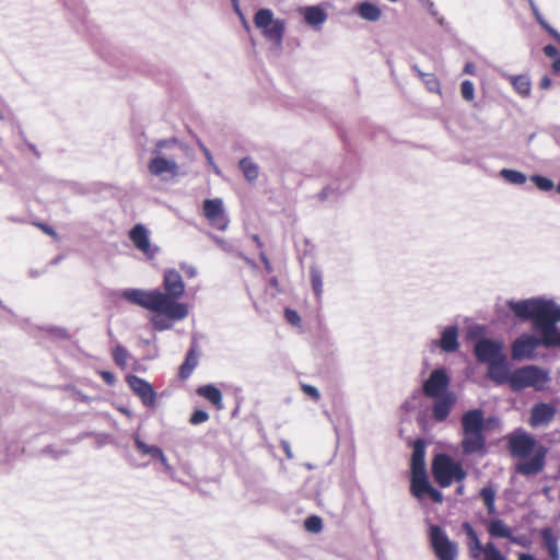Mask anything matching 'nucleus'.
<instances>
[{"label":"nucleus","instance_id":"nucleus-32","mask_svg":"<svg viewBox=\"0 0 560 560\" xmlns=\"http://www.w3.org/2000/svg\"><path fill=\"white\" fill-rule=\"evenodd\" d=\"M510 82L515 91L522 96H528L530 93V80L525 74L510 75Z\"/></svg>","mask_w":560,"mask_h":560},{"label":"nucleus","instance_id":"nucleus-24","mask_svg":"<svg viewBox=\"0 0 560 560\" xmlns=\"http://www.w3.org/2000/svg\"><path fill=\"white\" fill-rule=\"evenodd\" d=\"M463 529L469 539L468 546H469L470 556L474 559H477L480 556V553L483 552L485 545L482 546L476 530L469 523H467V522L464 523Z\"/></svg>","mask_w":560,"mask_h":560},{"label":"nucleus","instance_id":"nucleus-22","mask_svg":"<svg viewBox=\"0 0 560 560\" xmlns=\"http://www.w3.org/2000/svg\"><path fill=\"white\" fill-rule=\"evenodd\" d=\"M196 392L199 396H201L205 399H207L208 401H210L218 409L223 408L222 393L217 386H214L212 384L202 385V386H199Z\"/></svg>","mask_w":560,"mask_h":560},{"label":"nucleus","instance_id":"nucleus-55","mask_svg":"<svg viewBox=\"0 0 560 560\" xmlns=\"http://www.w3.org/2000/svg\"><path fill=\"white\" fill-rule=\"evenodd\" d=\"M259 258H260V260L262 261V264H264V266H265L266 271H267V272H272V266H271V264H270V261H269V259H268L267 255H266L264 252H261V253L259 254Z\"/></svg>","mask_w":560,"mask_h":560},{"label":"nucleus","instance_id":"nucleus-9","mask_svg":"<svg viewBox=\"0 0 560 560\" xmlns=\"http://www.w3.org/2000/svg\"><path fill=\"white\" fill-rule=\"evenodd\" d=\"M429 538L431 547L439 560H455L457 558V545L450 540L441 526L430 525Z\"/></svg>","mask_w":560,"mask_h":560},{"label":"nucleus","instance_id":"nucleus-28","mask_svg":"<svg viewBox=\"0 0 560 560\" xmlns=\"http://www.w3.org/2000/svg\"><path fill=\"white\" fill-rule=\"evenodd\" d=\"M304 19L307 24L317 26L327 20V13L319 7H306L304 11Z\"/></svg>","mask_w":560,"mask_h":560},{"label":"nucleus","instance_id":"nucleus-2","mask_svg":"<svg viewBox=\"0 0 560 560\" xmlns=\"http://www.w3.org/2000/svg\"><path fill=\"white\" fill-rule=\"evenodd\" d=\"M508 307L522 320L530 319L533 330L545 347H560V306L552 300L533 298L521 301L509 300Z\"/></svg>","mask_w":560,"mask_h":560},{"label":"nucleus","instance_id":"nucleus-52","mask_svg":"<svg viewBox=\"0 0 560 560\" xmlns=\"http://www.w3.org/2000/svg\"><path fill=\"white\" fill-rule=\"evenodd\" d=\"M527 1H528V3H529L530 10H532V12H533V14H534V16H535V19H536L537 23L539 24V23H540V21H544V20H545V19H544V16L541 15V13H540V11H539V9H538V7L536 5V3H535V1H534V0H527Z\"/></svg>","mask_w":560,"mask_h":560},{"label":"nucleus","instance_id":"nucleus-18","mask_svg":"<svg viewBox=\"0 0 560 560\" xmlns=\"http://www.w3.org/2000/svg\"><path fill=\"white\" fill-rule=\"evenodd\" d=\"M411 472L427 471L425 469V443L422 439L412 442V454L410 460Z\"/></svg>","mask_w":560,"mask_h":560},{"label":"nucleus","instance_id":"nucleus-33","mask_svg":"<svg viewBox=\"0 0 560 560\" xmlns=\"http://www.w3.org/2000/svg\"><path fill=\"white\" fill-rule=\"evenodd\" d=\"M273 21V12L270 9H259L254 15V24L261 31L269 26Z\"/></svg>","mask_w":560,"mask_h":560},{"label":"nucleus","instance_id":"nucleus-13","mask_svg":"<svg viewBox=\"0 0 560 560\" xmlns=\"http://www.w3.org/2000/svg\"><path fill=\"white\" fill-rule=\"evenodd\" d=\"M126 382L131 390L140 398L147 407H154L156 404V392L145 380L137 375H128Z\"/></svg>","mask_w":560,"mask_h":560},{"label":"nucleus","instance_id":"nucleus-53","mask_svg":"<svg viewBox=\"0 0 560 560\" xmlns=\"http://www.w3.org/2000/svg\"><path fill=\"white\" fill-rule=\"evenodd\" d=\"M101 376L106 382V384H108V385H114L115 384L116 377H115V375L112 372L102 371L101 372Z\"/></svg>","mask_w":560,"mask_h":560},{"label":"nucleus","instance_id":"nucleus-6","mask_svg":"<svg viewBox=\"0 0 560 560\" xmlns=\"http://www.w3.org/2000/svg\"><path fill=\"white\" fill-rule=\"evenodd\" d=\"M431 471L440 487L446 488L453 481H462L466 478L463 466L444 453H439L432 460Z\"/></svg>","mask_w":560,"mask_h":560},{"label":"nucleus","instance_id":"nucleus-29","mask_svg":"<svg viewBox=\"0 0 560 560\" xmlns=\"http://www.w3.org/2000/svg\"><path fill=\"white\" fill-rule=\"evenodd\" d=\"M238 166L248 182H255L259 175V166L250 159L243 158Z\"/></svg>","mask_w":560,"mask_h":560},{"label":"nucleus","instance_id":"nucleus-21","mask_svg":"<svg viewBox=\"0 0 560 560\" xmlns=\"http://www.w3.org/2000/svg\"><path fill=\"white\" fill-rule=\"evenodd\" d=\"M346 189L339 184H327L317 195V198L323 202L336 203L345 194Z\"/></svg>","mask_w":560,"mask_h":560},{"label":"nucleus","instance_id":"nucleus-34","mask_svg":"<svg viewBox=\"0 0 560 560\" xmlns=\"http://www.w3.org/2000/svg\"><path fill=\"white\" fill-rule=\"evenodd\" d=\"M310 278L312 289L316 298L319 299L323 294V273L317 266L313 265L310 267Z\"/></svg>","mask_w":560,"mask_h":560},{"label":"nucleus","instance_id":"nucleus-37","mask_svg":"<svg viewBox=\"0 0 560 560\" xmlns=\"http://www.w3.org/2000/svg\"><path fill=\"white\" fill-rule=\"evenodd\" d=\"M480 497L489 514L495 513V490L492 486H486L480 490Z\"/></svg>","mask_w":560,"mask_h":560},{"label":"nucleus","instance_id":"nucleus-49","mask_svg":"<svg viewBox=\"0 0 560 560\" xmlns=\"http://www.w3.org/2000/svg\"><path fill=\"white\" fill-rule=\"evenodd\" d=\"M419 398V394L418 393H415L409 399H407L401 408L406 411V412H410L412 411L415 408H416V400Z\"/></svg>","mask_w":560,"mask_h":560},{"label":"nucleus","instance_id":"nucleus-61","mask_svg":"<svg viewBox=\"0 0 560 560\" xmlns=\"http://www.w3.org/2000/svg\"><path fill=\"white\" fill-rule=\"evenodd\" d=\"M464 73L466 74H475V65L472 62H467L464 67Z\"/></svg>","mask_w":560,"mask_h":560},{"label":"nucleus","instance_id":"nucleus-64","mask_svg":"<svg viewBox=\"0 0 560 560\" xmlns=\"http://www.w3.org/2000/svg\"><path fill=\"white\" fill-rule=\"evenodd\" d=\"M518 560H537L533 555L529 553H520Z\"/></svg>","mask_w":560,"mask_h":560},{"label":"nucleus","instance_id":"nucleus-47","mask_svg":"<svg viewBox=\"0 0 560 560\" xmlns=\"http://www.w3.org/2000/svg\"><path fill=\"white\" fill-rule=\"evenodd\" d=\"M284 316H285V319L294 325V326H299L300 323H301V318H300V315L298 314V312L293 311V310H290V308H287L284 311Z\"/></svg>","mask_w":560,"mask_h":560},{"label":"nucleus","instance_id":"nucleus-1","mask_svg":"<svg viewBox=\"0 0 560 560\" xmlns=\"http://www.w3.org/2000/svg\"><path fill=\"white\" fill-rule=\"evenodd\" d=\"M163 288L159 289H125L120 296L127 302L141 306L148 311L165 315L168 319L182 320L188 315L186 304L178 302L185 292L182 275L175 269H167L163 275Z\"/></svg>","mask_w":560,"mask_h":560},{"label":"nucleus","instance_id":"nucleus-12","mask_svg":"<svg viewBox=\"0 0 560 560\" xmlns=\"http://www.w3.org/2000/svg\"><path fill=\"white\" fill-rule=\"evenodd\" d=\"M539 346H542V341L537 336L524 334L512 343V358L514 360L533 359Z\"/></svg>","mask_w":560,"mask_h":560},{"label":"nucleus","instance_id":"nucleus-59","mask_svg":"<svg viewBox=\"0 0 560 560\" xmlns=\"http://www.w3.org/2000/svg\"><path fill=\"white\" fill-rule=\"evenodd\" d=\"M236 255L250 267H256V262L253 259L248 258L246 255H244L242 252H236Z\"/></svg>","mask_w":560,"mask_h":560},{"label":"nucleus","instance_id":"nucleus-8","mask_svg":"<svg viewBox=\"0 0 560 560\" xmlns=\"http://www.w3.org/2000/svg\"><path fill=\"white\" fill-rule=\"evenodd\" d=\"M178 144V141L176 139H166V140H159L155 145V150L153 151L154 154H156L155 158H153L149 165V172L154 176H162L165 173L171 174L172 176L177 175L178 173V165L175 159H166L161 155L164 149H168L172 147H175Z\"/></svg>","mask_w":560,"mask_h":560},{"label":"nucleus","instance_id":"nucleus-7","mask_svg":"<svg viewBox=\"0 0 560 560\" xmlns=\"http://www.w3.org/2000/svg\"><path fill=\"white\" fill-rule=\"evenodd\" d=\"M548 381L549 375L546 370L536 365H526L511 373L510 387L516 393L527 387L541 389Z\"/></svg>","mask_w":560,"mask_h":560},{"label":"nucleus","instance_id":"nucleus-25","mask_svg":"<svg viewBox=\"0 0 560 560\" xmlns=\"http://www.w3.org/2000/svg\"><path fill=\"white\" fill-rule=\"evenodd\" d=\"M198 365V353L196 352L195 347H191L186 353L185 360L179 366V377L182 380H187L194 372V370Z\"/></svg>","mask_w":560,"mask_h":560},{"label":"nucleus","instance_id":"nucleus-54","mask_svg":"<svg viewBox=\"0 0 560 560\" xmlns=\"http://www.w3.org/2000/svg\"><path fill=\"white\" fill-rule=\"evenodd\" d=\"M428 80H425V84L430 91H435L439 88V82L433 75H428Z\"/></svg>","mask_w":560,"mask_h":560},{"label":"nucleus","instance_id":"nucleus-46","mask_svg":"<svg viewBox=\"0 0 560 560\" xmlns=\"http://www.w3.org/2000/svg\"><path fill=\"white\" fill-rule=\"evenodd\" d=\"M301 388L303 393L310 396L313 400L318 401L320 399V393L315 386L310 384H302Z\"/></svg>","mask_w":560,"mask_h":560},{"label":"nucleus","instance_id":"nucleus-17","mask_svg":"<svg viewBox=\"0 0 560 560\" xmlns=\"http://www.w3.org/2000/svg\"><path fill=\"white\" fill-rule=\"evenodd\" d=\"M488 376L497 385H502L506 382L510 384L511 373L509 372V364L505 355L499 360L488 363Z\"/></svg>","mask_w":560,"mask_h":560},{"label":"nucleus","instance_id":"nucleus-42","mask_svg":"<svg viewBox=\"0 0 560 560\" xmlns=\"http://www.w3.org/2000/svg\"><path fill=\"white\" fill-rule=\"evenodd\" d=\"M460 93L465 101H472L475 97V86L470 80H464L460 84Z\"/></svg>","mask_w":560,"mask_h":560},{"label":"nucleus","instance_id":"nucleus-20","mask_svg":"<svg viewBox=\"0 0 560 560\" xmlns=\"http://www.w3.org/2000/svg\"><path fill=\"white\" fill-rule=\"evenodd\" d=\"M261 32L264 36L268 40L272 42L276 47L281 48L285 32V22L277 19Z\"/></svg>","mask_w":560,"mask_h":560},{"label":"nucleus","instance_id":"nucleus-11","mask_svg":"<svg viewBox=\"0 0 560 560\" xmlns=\"http://www.w3.org/2000/svg\"><path fill=\"white\" fill-rule=\"evenodd\" d=\"M203 214L217 230L225 231L228 229L230 220L224 212L221 199H206L203 201Z\"/></svg>","mask_w":560,"mask_h":560},{"label":"nucleus","instance_id":"nucleus-51","mask_svg":"<svg viewBox=\"0 0 560 560\" xmlns=\"http://www.w3.org/2000/svg\"><path fill=\"white\" fill-rule=\"evenodd\" d=\"M542 50H544V54L549 58L556 59L559 57V51H558L557 47L553 45H546Z\"/></svg>","mask_w":560,"mask_h":560},{"label":"nucleus","instance_id":"nucleus-50","mask_svg":"<svg viewBox=\"0 0 560 560\" xmlns=\"http://www.w3.org/2000/svg\"><path fill=\"white\" fill-rule=\"evenodd\" d=\"M427 495H429L435 503H442L443 501V494L441 491L435 489L434 487H430V489L427 491Z\"/></svg>","mask_w":560,"mask_h":560},{"label":"nucleus","instance_id":"nucleus-31","mask_svg":"<svg viewBox=\"0 0 560 560\" xmlns=\"http://www.w3.org/2000/svg\"><path fill=\"white\" fill-rule=\"evenodd\" d=\"M135 445L137 450L142 455H149L152 458H158L159 456H162V448L156 445H149L144 441L141 440L139 434H133L132 436Z\"/></svg>","mask_w":560,"mask_h":560},{"label":"nucleus","instance_id":"nucleus-30","mask_svg":"<svg viewBox=\"0 0 560 560\" xmlns=\"http://www.w3.org/2000/svg\"><path fill=\"white\" fill-rule=\"evenodd\" d=\"M135 445L137 450L142 455H149L152 458H158L159 456H162V448L156 445H149L144 441L141 440L139 434H133L132 436Z\"/></svg>","mask_w":560,"mask_h":560},{"label":"nucleus","instance_id":"nucleus-39","mask_svg":"<svg viewBox=\"0 0 560 560\" xmlns=\"http://www.w3.org/2000/svg\"><path fill=\"white\" fill-rule=\"evenodd\" d=\"M530 180L541 191H550L555 187L553 182L550 178L542 175H532Z\"/></svg>","mask_w":560,"mask_h":560},{"label":"nucleus","instance_id":"nucleus-62","mask_svg":"<svg viewBox=\"0 0 560 560\" xmlns=\"http://www.w3.org/2000/svg\"><path fill=\"white\" fill-rule=\"evenodd\" d=\"M40 229L48 235H51V236H55L56 235V232L55 230L47 225V224H39Z\"/></svg>","mask_w":560,"mask_h":560},{"label":"nucleus","instance_id":"nucleus-36","mask_svg":"<svg viewBox=\"0 0 560 560\" xmlns=\"http://www.w3.org/2000/svg\"><path fill=\"white\" fill-rule=\"evenodd\" d=\"M500 176L510 184L513 185H523L526 183L527 177L524 173L512 170V168H503L500 171Z\"/></svg>","mask_w":560,"mask_h":560},{"label":"nucleus","instance_id":"nucleus-63","mask_svg":"<svg viewBox=\"0 0 560 560\" xmlns=\"http://www.w3.org/2000/svg\"><path fill=\"white\" fill-rule=\"evenodd\" d=\"M553 72H560V57L556 58L552 62Z\"/></svg>","mask_w":560,"mask_h":560},{"label":"nucleus","instance_id":"nucleus-38","mask_svg":"<svg viewBox=\"0 0 560 560\" xmlns=\"http://www.w3.org/2000/svg\"><path fill=\"white\" fill-rule=\"evenodd\" d=\"M483 560H508L492 541L483 547Z\"/></svg>","mask_w":560,"mask_h":560},{"label":"nucleus","instance_id":"nucleus-41","mask_svg":"<svg viewBox=\"0 0 560 560\" xmlns=\"http://www.w3.org/2000/svg\"><path fill=\"white\" fill-rule=\"evenodd\" d=\"M304 527L307 532L317 534L323 529V521L317 515H311L305 520Z\"/></svg>","mask_w":560,"mask_h":560},{"label":"nucleus","instance_id":"nucleus-26","mask_svg":"<svg viewBox=\"0 0 560 560\" xmlns=\"http://www.w3.org/2000/svg\"><path fill=\"white\" fill-rule=\"evenodd\" d=\"M540 536L542 538V541L545 544V547L552 560H559L560 559V551L558 547V540L555 537L551 528L546 527L542 528L540 532Z\"/></svg>","mask_w":560,"mask_h":560},{"label":"nucleus","instance_id":"nucleus-19","mask_svg":"<svg viewBox=\"0 0 560 560\" xmlns=\"http://www.w3.org/2000/svg\"><path fill=\"white\" fill-rule=\"evenodd\" d=\"M431 486L427 471L411 472L410 491L413 497L421 499Z\"/></svg>","mask_w":560,"mask_h":560},{"label":"nucleus","instance_id":"nucleus-27","mask_svg":"<svg viewBox=\"0 0 560 560\" xmlns=\"http://www.w3.org/2000/svg\"><path fill=\"white\" fill-rule=\"evenodd\" d=\"M487 530L489 535L493 538L509 539V537H511L512 534L511 529L500 518L491 520L488 523Z\"/></svg>","mask_w":560,"mask_h":560},{"label":"nucleus","instance_id":"nucleus-56","mask_svg":"<svg viewBox=\"0 0 560 560\" xmlns=\"http://www.w3.org/2000/svg\"><path fill=\"white\" fill-rule=\"evenodd\" d=\"M281 446L285 453V456L288 458H293V453H292V450H291V446H290V443L288 441H282L281 442Z\"/></svg>","mask_w":560,"mask_h":560},{"label":"nucleus","instance_id":"nucleus-43","mask_svg":"<svg viewBox=\"0 0 560 560\" xmlns=\"http://www.w3.org/2000/svg\"><path fill=\"white\" fill-rule=\"evenodd\" d=\"M209 237L224 252L226 253H234L236 252L235 250V247L233 246L232 243L225 241L224 238L218 236V235H214L212 233H209Z\"/></svg>","mask_w":560,"mask_h":560},{"label":"nucleus","instance_id":"nucleus-40","mask_svg":"<svg viewBox=\"0 0 560 560\" xmlns=\"http://www.w3.org/2000/svg\"><path fill=\"white\" fill-rule=\"evenodd\" d=\"M42 330L50 335L54 339L67 340L70 338L69 331L63 327L46 326L43 327Z\"/></svg>","mask_w":560,"mask_h":560},{"label":"nucleus","instance_id":"nucleus-10","mask_svg":"<svg viewBox=\"0 0 560 560\" xmlns=\"http://www.w3.org/2000/svg\"><path fill=\"white\" fill-rule=\"evenodd\" d=\"M503 343L489 338L479 339L474 346L476 359L481 363H490L504 357Z\"/></svg>","mask_w":560,"mask_h":560},{"label":"nucleus","instance_id":"nucleus-4","mask_svg":"<svg viewBox=\"0 0 560 560\" xmlns=\"http://www.w3.org/2000/svg\"><path fill=\"white\" fill-rule=\"evenodd\" d=\"M508 448L510 454L517 458H526L534 453V456L529 460L516 465V471L518 474L533 476L544 469L548 450L544 445H537L532 434L522 429L515 430L508 438Z\"/></svg>","mask_w":560,"mask_h":560},{"label":"nucleus","instance_id":"nucleus-60","mask_svg":"<svg viewBox=\"0 0 560 560\" xmlns=\"http://www.w3.org/2000/svg\"><path fill=\"white\" fill-rule=\"evenodd\" d=\"M43 453H45V454H50V455H52L54 457H58L59 455H62V454H65L66 452H63V451L55 452V451L52 450V447H51V446H46V447L43 450Z\"/></svg>","mask_w":560,"mask_h":560},{"label":"nucleus","instance_id":"nucleus-35","mask_svg":"<svg viewBox=\"0 0 560 560\" xmlns=\"http://www.w3.org/2000/svg\"><path fill=\"white\" fill-rule=\"evenodd\" d=\"M112 357L115 364L121 369L127 366L128 360L131 358L129 351L120 343H116L112 349Z\"/></svg>","mask_w":560,"mask_h":560},{"label":"nucleus","instance_id":"nucleus-45","mask_svg":"<svg viewBox=\"0 0 560 560\" xmlns=\"http://www.w3.org/2000/svg\"><path fill=\"white\" fill-rule=\"evenodd\" d=\"M151 324L153 328L158 331L167 330L172 327V324L167 318L161 317V316H154L151 319Z\"/></svg>","mask_w":560,"mask_h":560},{"label":"nucleus","instance_id":"nucleus-5","mask_svg":"<svg viewBox=\"0 0 560 560\" xmlns=\"http://www.w3.org/2000/svg\"><path fill=\"white\" fill-rule=\"evenodd\" d=\"M462 423V453L465 456L472 454L483 456L487 453V439L485 435V413L480 408L465 411L460 419Z\"/></svg>","mask_w":560,"mask_h":560},{"label":"nucleus","instance_id":"nucleus-23","mask_svg":"<svg viewBox=\"0 0 560 560\" xmlns=\"http://www.w3.org/2000/svg\"><path fill=\"white\" fill-rule=\"evenodd\" d=\"M359 16L369 22H376L382 16L381 9L373 2L363 1L357 5Z\"/></svg>","mask_w":560,"mask_h":560},{"label":"nucleus","instance_id":"nucleus-15","mask_svg":"<svg viewBox=\"0 0 560 560\" xmlns=\"http://www.w3.org/2000/svg\"><path fill=\"white\" fill-rule=\"evenodd\" d=\"M459 328L457 325H448L441 331L440 339L433 340L432 345L439 347L443 352L453 353L459 349Z\"/></svg>","mask_w":560,"mask_h":560},{"label":"nucleus","instance_id":"nucleus-3","mask_svg":"<svg viewBox=\"0 0 560 560\" xmlns=\"http://www.w3.org/2000/svg\"><path fill=\"white\" fill-rule=\"evenodd\" d=\"M450 385L451 376L444 368L432 370L422 383L423 395L433 399L431 415L435 422H444L457 402V395L450 389Z\"/></svg>","mask_w":560,"mask_h":560},{"label":"nucleus","instance_id":"nucleus-58","mask_svg":"<svg viewBox=\"0 0 560 560\" xmlns=\"http://www.w3.org/2000/svg\"><path fill=\"white\" fill-rule=\"evenodd\" d=\"M551 83H552L551 79L548 75H544L540 81V89L547 90L551 86Z\"/></svg>","mask_w":560,"mask_h":560},{"label":"nucleus","instance_id":"nucleus-57","mask_svg":"<svg viewBox=\"0 0 560 560\" xmlns=\"http://www.w3.org/2000/svg\"><path fill=\"white\" fill-rule=\"evenodd\" d=\"M156 459H159L161 462V464L163 465V467L165 468L166 471H172L173 468L170 465V463L163 452H162V456H159Z\"/></svg>","mask_w":560,"mask_h":560},{"label":"nucleus","instance_id":"nucleus-16","mask_svg":"<svg viewBox=\"0 0 560 560\" xmlns=\"http://www.w3.org/2000/svg\"><path fill=\"white\" fill-rule=\"evenodd\" d=\"M556 408L546 402L536 404L530 410L529 424L534 428L548 424L555 417Z\"/></svg>","mask_w":560,"mask_h":560},{"label":"nucleus","instance_id":"nucleus-14","mask_svg":"<svg viewBox=\"0 0 560 560\" xmlns=\"http://www.w3.org/2000/svg\"><path fill=\"white\" fill-rule=\"evenodd\" d=\"M129 237L140 252H142L149 258H153L159 248L152 246L149 237V231L142 224H136L129 232Z\"/></svg>","mask_w":560,"mask_h":560},{"label":"nucleus","instance_id":"nucleus-48","mask_svg":"<svg viewBox=\"0 0 560 560\" xmlns=\"http://www.w3.org/2000/svg\"><path fill=\"white\" fill-rule=\"evenodd\" d=\"M539 25L560 44V33L555 30L546 20L540 21Z\"/></svg>","mask_w":560,"mask_h":560},{"label":"nucleus","instance_id":"nucleus-44","mask_svg":"<svg viewBox=\"0 0 560 560\" xmlns=\"http://www.w3.org/2000/svg\"><path fill=\"white\" fill-rule=\"evenodd\" d=\"M208 420H209V413L202 409H196L189 418V422L192 425L203 423Z\"/></svg>","mask_w":560,"mask_h":560}]
</instances>
